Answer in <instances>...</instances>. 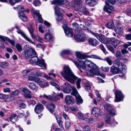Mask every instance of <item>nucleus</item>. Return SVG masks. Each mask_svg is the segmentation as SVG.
Masks as SVG:
<instances>
[{
	"label": "nucleus",
	"instance_id": "nucleus-5",
	"mask_svg": "<svg viewBox=\"0 0 131 131\" xmlns=\"http://www.w3.org/2000/svg\"><path fill=\"white\" fill-rule=\"evenodd\" d=\"M15 28L17 30V32L19 34L21 35L22 37H23L27 41L35 45L34 42L31 40V39L29 37L27 36L24 32L22 30H21L19 28V27L17 25L15 26Z\"/></svg>",
	"mask_w": 131,
	"mask_h": 131
},
{
	"label": "nucleus",
	"instance_id": "nucleus-20",
	"mask_svg": "<svg viewBox=\"0 0 131 131\" xmlns=\"http://www.w3.org/2000/svg\"><path fill=\"white\" fill-rule=\"evenodd\" d=\"M36 64L42 67L43 69H46V67L45 63L44 61V60L42 59H38L36 62Z\"/></svg>",
	"mask_w": 131,
	"mask_h": 131
},
{
	"label": "nucleus",
	"instance_id": "nucleus-40",
	"mask_svg": "<svg viewBox=\"0 0 131 131\" xmlns=\"http://www.w3.org/2000/svg\"><path fill=\"white\" fill-rule=\"evenodd\" d=\"M56 15H57V17L56 18L57 21H60L62 20L63 18V15L62 13H60Z\"/></svg>",
	"mask_w": 131,
	"mask_h": 131
},
{
	"label": "nucleus",
	"instance_id": "nucleus-37",
	"mask_svg": "<svg viewBox=\"0 0 131 131\" xmlns=\"http://www.w3.org/2000/svg\"><path fill=\"white\" fill-rule=\"evenodd\" d=\"M43 73L39 71H34L32 73V74L33 75L42 77L43 76Z\"/></svg>",
	"mask_w": 131,
	"mask_h": 131
},
{
	"label": "nucleus",
	"instance_id": "nucleus-13",
	"mask_svg": "<svg viewBox=\"0 0 131 131\" xmlns=\"http://www.w3.org/2000/svg\"><path fill=\"white\" fill-rule=\"evenodd\" d=\"M22 91L24 93V94H23L24 97L27 99L31 98V92L29 89L26 88H24L22 90Z\"/></svg>",
	"mask_w": 131,
	"mask_h": 131
},
{
	"label": "nucleus",
	"instance_id": "nucleus-63",
	"mask_svg": "<svg viewBox=\"0 0 131 131\" xmlns=\"http://www.w3.org/2000/svg\"><path fill=\"white\" fill-rule=\"evenodd\" d=\"M91 63L89 64V65L88 66V67H90L91 69H93L94 68H95L97 66L95 65L93 62L92 61L91 62Z\"/></svg>",
	"mask_w": 131,
	"mask_h": 131
},
{
	"label": "nucleus",
	"instance_id": "nucleus-33",
	"mask_svg": "<svg viewBox=\"0 0 131 131\" xmlns=\"http://www.w3.org/2000/svg\"><path fill=\"white\" fill-rule=\"evenodd\" d=\"M27 28L32 38V37H34V36L35 35L33 33L34 31L32 28V24H30L29 26Z\"/></svg>",
	"mask_w": 131,
	"mask_h": 131
},
{
	"label": "nucleus",
	"instance_id": "nucleus-48",
	"mask_svg": "<svg viewBox=\"0 0 131 131\" xmlns=\"http://www.w3.org/2000/svg\"><path fill=\"white\" fill-rule=\"evenodd\" d=\"M29 88L32 90H35L37 89V87L35 83H31L29 85Z\"/></svg>",
	"mask_w": 131,
	"mask_h": 131
},
{
	"label": "nucleus",
	"instance_id": "nucleus-42",
	"mask_svg": "<svg viewBox=\"0 0 131 131\" xmlns=\"http://www.w3.org/2000/svg\"><path fill=\"white\" fill-rule=\"evenodd\" d=\"M92 113L93 114H97L99 115L100 114V110L98 108L95 107L92 110Z\"/></svg>",
	"mask_w": 131,
	"mask_h": 131
},
{
	"label": "nucleus",
	"instance_id": "nucleus-45",
	"mask_svg": "<svg viewBox=\"0 0 131 131\" xmlns=\"http://www.w3.org/2000/svg\"><path fill=\"white\" fill-rule=\"evenodd\" d=\"M16 47L18 51L19 52H21L23 50V48L21 45L19 43H17L16 45Z\"/></svg>",
	"mask_w": 131,
	"mask_h": 131
},
{
	"label": "nucleus",
	"instance_id": "nucleus-55",
	"mask_svg": "<svg viewBox=\"0 0 131 131\" xmlns=\"http://www.w3.org/2000/svg\"><path fill=\"white\" fill-rule=\"evenodd\" d=\"M104 60L106 61L110 65H111L112 64V61L111 59L108 57L105 58Z\"/></svg>",
	"mask_w": 131,
	"mask_h": 131
},
{
	"label": "nucleus",
	"instance_id": "nucleus-31",
	"mask_svg": "<svg viewBox=\"0 0 131 131\" xmlns=\"http://www.w3.org/2000/svg\"><path fill=\"white\" fill-rule=\"evenodd\" d=\"M75 54L77 58L82 59H84L87 58V56L81 54L79 52H77L75 53Z\"/></svg>",
	"mask_w": 131,
	"mask_h": 131
},
{
	"label": "nucleus",
	"instance_id": "nucleus-60",
	"mask_svg": "<svg viewBox=\"0 0 131 131\" xmlns=\"http://www.w3.org/2000/svg\"><path fill=\"white\" fill-rule=\"evenodd\" d=\"M106 47L112 53H114L115 52V51L114 49L110 45L106 46Z\"/></svg>",
	"mask_w": 131,
	"mask_h": 131
},
{
	"label": "nucleus",
	"instance_id": "nucleus-12",
	"mask_svg": "<svg viewBox=\"0 0 131 131\" xmlns=\"http://www.w3.org/2000/svg\"><path fill=\"white\" fill-rule=\"evenodd\" d=\"M104 108L109 112V113L112 116L116 115L115 111L109 104H106L104 105Z\"/></svg>",
	"mask_w": 131,
	"mask_h": 131
},
{
	"label": "nucleus",
	"instance_id": "nucleus-4",
	"mask_svg": "<svg viewBox=\"0 0 131 131\" xmlns=\"http://www.w3.org/2000/svg\"><path fill=\"white\" fill-rule=\"evenodd\" d=\"M72 88V92L71 93V94L75 97L77 103L78 105L80 104L83 103V100L78 94L76 88L74 87H73Z\"/></svg>",
	"mask_w": 131,
	"mask_h": 131
},
{
	"label": "nucleus",
	"instance_id": "nucleus-58",
	"mask_svg": "<svg viewBox=\"0 0 131 131\" xmlns=\"http://www.w3.org/2000/svg\"><path fill=\"white\" fill-rule=\"evenodd\" d=\"M85 89L86 90H90L91 86L90 84L88 83H85Z\"/></svg>",
	"mask_w": 131,
	"mask_h": 131
},
{
	"label": "nucleus",
	"instance_id": "nucleus-24",
	"mask_svg": "<svg viewBox=\"0 0 131 131\" xmlns=\"http://www.w3.org/2000/svg\"><path fill=\"white\" fill-rule=\"evenodd\" d=\"M45 39L47 42H51L53 40L52 36L48 33H46L45 35Z\"/></svg>",
	"mask_w": 131,
	"mask_h": 131
},
{
	"label": "nucleus",
	"instance_id": "nucleus-18",
	"mask_svg": "<svg viewBox=\"0 0 131 131\" xmlns=\"http://www.w3.org/2000/svg\"><path fill=\"white\" fill-rule=\"evenodd\" d=\"M43 109V107L41 105L38 104L36 106L35 108V111L37 114H39Z\"/></svg>",
	"mask_w": 131,
	"mask_h": 131
},
{
	"label": "nucleus",
	"instance_id": "nucleus-3",
	"mask_svg": "<svg viewBox=\"0 0 131 131\" xmlns=\"http://www.w3.org/2000/svg\"><path fill=\"white\" fill-rule=\"evenodd\" d=\"M75 64L79 69L81 72H82L83 71L81 69L83 70H85L86 69V65H87L88 67L90 64L91 61L89 60H86L84 62L82 60H81L78 62L77 61H73Z\"/></svg>",
	"mask_w": 131,
	"mask_h": 131
},
{
	"label": "nucleus",
	"instance_id": "nucleus-28",
	"mask_svg": "<svg viewBox=\"0 0 131 131\" xmlns=\"http://www.w3.org/2000/svg\"><path fill=\"white\" fill-rule=\"evenodd\" d=\"M14 99V97L12 95H5V102H6L11 101L13 100Z\"/></svg>",
	"mask_w": 131,
	"mask_h": 131
},
{
	"label": "nucleus",
	"instance_id": "nucleus-34",
	"mask_svg": "<svg viewBox=\"0 0 131 131\" xmlns=\"http://www.w3.org/2000/svg\"><path fill=\"white\" fill-rule=\"evenodd\" d=\"M16 8L17 9L19 14L25 12V9L23 6L20 5H18L17 7Z\"/></svg>",
	"mask_w": 131,
	"mask_h": 131
},
{
	"label": "nucleus",
	"instance_id": "nucleus-49",
	"mask_svg": "<svg viewBox=\"0 0 131 131\" xmlns=\"http://www.w3.org/2000/svg\"><path fill=\"white\" fill-rule=\"evenodd\" d=\"M43 96L51 101H55L53 97L51 95L48 96L44 94L43 95Z\"/></svg>",
	"mask_w": 131,
	"mask_h": 131
},
{
	"label": "nucleus",
	"instance_id": "nucleus-10",
	"mask_svg": "<svg viewBox=\"0 0 131 131\" xmlns=\"http://www.w3.org/2000/svg\"><path fill=\"white\" fill-rule=\"evenodd\" d=\"M123 70L122 67L121 68L113 66L111 67L110 71L113 74H115L121 73Z\"/></svg>",
	"mask_w": 131,
	"mask_h": 131
},
{
	"label": "nucleus",
	"instance_id": "nucleus-57",
	"mask_svg": "<svg viewBox=\"0 0 131 131\" xmlns=\"http://www.w3.org/2000/svg\"><path fill=\"white\" fill-rule=\"evenodd\" d=\"M7 63L5 62H1L0 63V66L2 68H5L7 66Z\"/></svg>",
	"mask_w": 131,
	"mask_h": 131
},
{
	"label": "nucleus",
	"instance_id": "nucleus-59",
	"mask_svg": "<svg viewBox=\"0 0 131 131\" xmlns=\"http://www.w3.org/2000/svg\"><path fill=\"white\" fill-rule=\"evenodd\" d=\"M65 127L67 129H69L70 126V123L69 121H67L66 122Z\"/></svg>",
	"mask_w": 131,
	"mask_h": 131
},
{
	"label": "nucleus",
	"instance_id": "nucleus-11",
	"mask_svg": "<svg viewBox=\"0 0 131 131\" xmlns=\"http://www.w3.org/2000/svg\"><path fill=\"white\" fill-rule=\"evenodd\" d=\"M106 5L105 6L104 9L105 11L110 14L114 10V8L113 6L110 5L107 2H105Z\"/></svg>",
	"mask_w": 131,
	"mask_h": 131
},
{
	"label": "nucleus",
	"instance_id": "nucleus-21",
	"mask_svg": "<svg viewBox=\"0 0 131 131\" xmlns=\"http://www.w3.org/2000/svg\"><path fill=\"white\" fill-rule=\"evenodd\" d=\"M77 11L81 12L85 15H90V12L89 10L86 8L84 7L83 6Z\"/></svg>",
	"mask_w": 131,
	"mask_h": 131
},
{
	"label": "nucleus",
	"instance_id": "nucleus-14",
	"mask_svg": "<svg viewBox=\"0 0 131 131\" xmlns=\"http://www.w3.org/2000/svg\"><path fill=\"white\" fill-rule=\"evenodd\" d=\"M34 16L37 18V20L39 23H43V20L41 17V15L39 13V12L38 10H35L34 11Z\"/></svg>",
	"mask_w": 131,
	"mask_h": 131
},
{
	"label": "nucleus",
	"instance_id": "nucleus-43",
	"mask_svg": "<svg viewBox=\"0 0 131 131\" xmlns=\"http://www.w3.org/2000/svg\"><path fill=\"white\" fill-rule=\"evenodd\" d=\"M88 57L90 58L94 59L103 60L101 57L95 54H91Z\"/></svg>",
	"mask_w": 131,
	"mask_h": 131
},
{
	"label": "nucleus",
	"instance_id": "nucleus-41",
	"mask_svg": "<svg viewBox=\"0 0 131 131\" xmlns=\"http://www.w3.org/2000/svg\"><path fill=\"white\" fill-rule=\"evenodd\" d=\"M32 38L33 39H35L38 42H43V39L38 35H35L34 37H32Z\"/></svg>",
	"mask_w": 131,
	"mask_h": 131
},
{
	"label": "nucleus",
	"instance_id": "nucleus-36",
	"mask_svg": "<svg viewBox=\"0 0 131 131\" xmlns=\"http://www.w3.org/2000/svg\"><path fill=\"white\" fill-rule=\"evenodd\" d=\"M28 79L29 80L35 82H38L39 80V78L33 76H30L28 77Z\"/></svg>",
	"mask_w": 131,
	"mask_h": 131
},
{
	"label": "nucleus",
	"instance_id": "nucleus-19",
	"mask_svg": "<svg viewBox=\"0 0 131 131\" xmlns=\"http://www.w3.org/2000/svg\"><path fill=\"white\" fill-rule=\"evenodd\" d=\"M74 2L76 4L75 10L77 11L80 9L82 7L83 2L81 0H74Z\"/></svg>",
	"mask_w": 131,
	"mask_h": 131
},
{
	"label": "nucleus",
	"instance_id": "nucleus-7",
	"mask_svg": "<svg viewBox=\"0 0 131 131\" xmlns=\"http://www.w3.org/2000/svg\"><path fill=\"white\" fill-rule=\"evenodd\" d=\"M36 53L35 50L32 48H29L25 50V56L27 58H31L34 56H36Z\"/></svg>",
	"mask_w": 131,
	"mask_h": 131
},
{
	"label": "nucleus",
	"instance_id": "nucleus-9",
	"mask_svg": "<svg viewBox=\"0 0 131 131\" xmlns=\"http://www.w3.org/2000/svg\"><path fill=\"white\" fill-rule=\"evenodd\" d=\"M86 36L84 33L79 32L77 35H75L74 39L77 41L82 42L84 41L86 39Z\"/></svg>",
	"mask_w": 131,
	"mask_h": 131
},
{
	"label": "nucleus",
	"instance_id": "nucleus-25",
	"mask_svg": "<svg viewBox=\"0 0 131 131\" xmlns=\"http://www.w3.org/2000/svg\"><path fill=\"white\" fill-rule=\"evenodd\" d=\"M36 82L41 87L44 88L48 85V83H47L44 82L42 79L39 78V80Z\"/></svg>",
	"mask_w": 131,
	"mask_h": 131
},
{
	"label": "nucleus",
	"instance_id": "nucleus-62",
	"mask_svg": "<svg viewBox=\"0 0 131 131\" xmlns=\"http://www.w3.org/2000/svg\"><path fill=\"white\" fill-rule=\"evenodd\" d=\"M101 70L103 71L107 72H108L109 70V68L108 67H101Z\"/></svg>",
	"mask_w": 131,
	"mask_h": 131
},
{
	"label": "nucleus",
	"instance_id": "nucleus-8",
	"mask_svg": "<svg viewBox=\"0 0 131 131\" xmlns=\"http://www.w3.org/2000/svg\"><path fill=\"white\" fill-rule=\"evenodd\" d=\"M115 97L114 102H119L123 100L124 96L120 90H116L115 91Z\"/></svg>",
	"mask_w": 131,
	"mask_h": 131
},
{
	"label": "nucleus",
	"instance_id": "nucleus-61",
	"mask_svg": "<svg viewBox=\"0 0 131 131\" xmlns=\"http://www.w3.org/2000/svg\"><path fill=\"white\" fill-rule=\"evenodd\" d=\"M8 39L9 38L7 37L2 36H0V39H2L3 41H7Z\"/></svg>",
	"mask_w": 131,
	"mask_h": 131
},
{
	"label": "nucleus",
	"instance_id": "nucleus-56",
	"mask_svg": "<svg viewBox=\"0 0 131 131\" xmlns=\"http://www.w3.org/2000/svg\"><path fill=\"white\" fill-rule=\"evenodd\" d=\"M50 83L51 85H53L58 90H59V86L57 84L54 82L52 81L50 82Z\"/></svg>",
	"mask_w": 131,
	"mask_h": 131
},
{
	"label": "nucleus",
	"instance_id": "nucleus-44",
	"mask_svg": "<svg viewBox=\"0 0 131 131\" xmlns=\"http://www.w3.org/2000/svg\"><path fill=\"white\" fill-rule=\"evenodd\" d=\"M31 59L29 60L30 62L31 63H33L34 62H36L37 61L38 58L35 56H34V57H32L31 58H30Z\"/></svg>",
	"mask_w": 131,
	"mask_h": 131
},
{
	"label": "nucleus",
	"instance_id": "nucleus-23",
	"mask_svg": "<svg viewBox=\"0 0 131 131\" xmlns=\"http://www.w3.org/2000/svg\"><path fill=\"white\" fill-rule=\"evenodd\" d=\"M65 101L67 104H73L74 103V100L72 96L67 95L65 98Z\"/></svg>",
	"mask_w": 131,
	"mask_h": 131
},
{
	"label": "nucleus",
	"instance_id": "nucleus-39",
	"mask_svg": "<svg viewBox=\"0 0 131 131\" xmlns=\"http://www.w3.org/2000/svg\"><path fill=\"white\" fill-rule=\"evenodd\" d=\"M65 32L68 37H72L73 36V33L72 32V30L70 28L68 29L67 31H66Z\"/></svg>",
	"mask_w": 131,
	"mask_h": 131
},
{
	"label": "nucleus",
	"instance_id": "nucleus-50",
	"mask_svg": "<svg viewBox=\"0 0 131 131\" xmlns=\"http://www.w3.org/2000/svg\"><path fill=\"white\" fill-rule=\"evenodd\" d=\"M9 3L12 5H13L16 3L21 1V0H8Z\"/></svg>",
	"mask_w": 131,
	"mask_h": 131
},
{
	"label": "nucleus",
	"instance_id": "nucleus-16",
	"mask_svg": "<svg viewBox=\"0 0 131 131\" xmlns=\"http://www.w3.org/2000/svg\"><path fill=\"white\" fill-rule=\"evenodd\" d=\"M46 108L51 113H53L55 111V105L52 103H48L46 106Z\"/></svg>",
	"mask_w": 131,
	"mask_h": 131
},
{
	"label": "nucleus",
	"instance_id": "nucleus-52",
	"mask_svg": "<svg viewBox=\"0 0 131 131\" xmlns=\"http://www.w3.org/2000/svg\"><path fill=\"white\" fill-rule=\"evenodd\" d=\"M28 102L30 104H31L33 105H34L36 103L35 100L33 99L29 100Z\"/></svg>",
	"mask_w": 131,
	"mask_h": 131
},
{
	"label": "nucleus",
	"instance_id": "nucleus-27",
	"mask_svg": "<svg viewBox=\"0 0 131 131\" xmlns=\"http://www.w3.org/2000/svg\"><path fill=\"white\" fill-rule=\"evenodd\" d=\"M105 121L107 124L111 125L113 126H114V124H113V122L112 123H111V117L109 115H107L105 118Z\"/></svg>",
	"mask_w": 131,
	"mask_h": 131
},
{
	"label": "nucleus",
	"instance_id": "nucleus-2",
	"mask_svg": "<svg viewBox=\"0 0 131 131\" xmlns=\"http://www.w3.org/2000/svg\"><path fill=\"white\" fill-rule=\"evenodd\" d=\"M92 34L96 37L101 42L104 44H108L111 43L115 48L120 43V41L114 38H106L104 36L101 34L92 32Z\"/></svg>",
	"mask_w": 131,
	"mask_h": 131
},
{
	"label": "nucleus",
	"instance_id": "nucleus-64",
	"mask_svg": "<svg viewBox=\"0 0 131 131\" xmlns=\"http://www.w3.org/2000/svg\"><path fill=\"white\" fill-rule=\"evenodd\" d=\"M63 28L64 30V32H65L66 31H67L68 29H69L70 28L68 27L67 25V24H64L63 26Z\"/></svg>",
	"mask_w": 131,
	"mask_h": 131
},
{
	"label": "nucleus",
	"instance_id": "nucleus-53",
	"mask_svg": "<svg viewBox=\"0 0 131 131\" xmlns=\"http://www.w3.org/2000/svg\"><path fill=\"white\" fill-rule=\"evenodd\" d=\"M45 29V26H44L41 25H39V27L38 28L39 31L41 33H43L44 32L43 30Z\"/></svg>",
	"mask_w": 131,
	"mask_h": 131
},
{
	"label": "nucleus",
	"instance_id": "nucleus-17",
	"mask_svg": "<svg viewBox=\"0 0 131 131\" xmlns=\"http://www.w3.org/2000/svg\"><path fill=\"white\" fill-rule=\"evenodd\" d=\"M90 75L91 76H93L94 75H99L100 73L99 71L97 69V67L95 68L91 69L90 71Z\"/></svg>",
	"mask_w": 131,
	"mask_h": 131
},
{
	"label": "nucleus",
	"instance_id": "nucleus-22",
	"mask_svg": "<svg viewBox=\"0 0 131 131\" xmlns=\"http://www.w3.org/2000/svg\"><path fill=\"white\" fill-rule=\"evenodd\" d=\"M113 64L117 66L119 68H121L123 69L125 67V66L121 62H120L119 60L118 59H116L113 62Z\"/></svg>",
	"mask_w": 131,
	"mask_h": 131
},
{
	"label": "nucleus",
	"instance_id": "nucleus-15",
	"mask_svg": "<svg viewBox=\"0 0 131 131\" xmlns=\"http://www.w3.org/2000/svg\"><path fill=\"white\" fill-rule=\"evenodd\" d=\"M65 87H62L61 88V89L65 93H69L71 91V86L68 83H64Z\"/></svg>",
	"mask_w": 131,
	"mask_h": 131
},
{
	"label": "nucleus",
	"instance_id": "nucleus-38",
	"mask_svg": "<svg viewBox=\"0 0 131 131\" xmlns=\"http://www.w3.org/2000/svg\"><path fill=\"white\" fill-rule=\"evenodd\" d=\"M96 2L95 0H85L86 3L91 6H94Z\"/></svg>",
	"mask_w": 131,
	"mask_h": 131
},
{
	"label": "nucleus",
	"instance_id": "nucleus-30",
	"mask_svg": "<svg viewBox=\"0 0 131 131\" xmlns=\"http://www.w3.org/2000/svg\"><path fill=\"white\" fill-rule=\"evenodd\" d=\"M9 119L10 121L13 123H15V122L17 121L18 120V117L15 114H14L11 115Z\"/></svg>",
	"mask_w": 131,
	"mask_h": 131
},
{
	"label": "nucleus",
	"instance_id": "nucleus-1",
	"mask_svg": "<svg viewBox=\"0 0 131 131\" xmlns=\"http://www.w3.org/2000/svg\"><path fill=\"white\" fill-rule=\"evenodd\" d=\"M63 70V71H61V73L64 78L72 83H74V81H77L76 83L77 88H80L81 79L78 78L74 75L69 66H64Z\"/></svg>",
	"mask_w": 131,
	"mask_h": 131
},
{
	"label": "nucleus",
	"instance_id": "nucleus-29",
	"mask_svg": "<svg viewBox=\"0 0 131 131\" xmlns=\"http://www.w3.org/2000/svg\"><path fill=\"white\" fill-rule=\"evenodd\" d=\"M54 10L55 13L56 14H57L60 13H61V11L62 12H64V10L60 8L58 6H56L54 7Z\"/></svg>",
	"mask_w": 131,
	"mask_h": 131
},
{
	"label": "nucleus",
	"instance_id": "nucleus-51",
	"mask_svg": "<svg viewBox=\"0 0 131 131\" xmlns=\"http://www.w3.org/2000/svg\"><path fill=\"white\" fill-rule=\"evenodd\" d=\"M71 53L70 51L69 50H64L61 53V55L63 56V55L69 54Z\"/></svg>",
	"mask_w": 131,
	"mask_h": 131
},
{
	"label": "nucleus",
	"instance_id": "nucleus-32",
	"mask_svg": "<svg viewBox=\"0 0 131 131\" xmlns=\"http://www.w3.org/2000/svg\"><path fill=\"white\" fill-rule=\"evenodd\" d=\"M23 13H21L19 14L18 15L19 17L22 21H26L27 20V17Z\"/></svg>",
	"mask_w": 131,
	"mask_h": 131
},
{
	"label": "nucleus",
	"instance_id": "nucleus-35",
	"mask_svg": "<svg viewBox=\"0 0 131 131\" xmlns=\"http://www.w3.org/2000/svg\"><path fill=\"white\" fill-rule=\"evenodd\" d=\"M56 118L59 126L61 128H62L63 125V122L61 120V118L58 116L56 117Z\"/></svg>",
	"mask_w": 131,
	"mask_h": 131
},
{
	"label": "nucleus",
	"instance_id": "nucleus-54",
	"mask_svg": "<svg viewBox=\"0 0 131 131\" xmlns=\"http://www.w3.org/2000/svg\"><path fill=\"white\" fill-rule=\"evenodd\" d=\"M33 3L34 5L36 6H38L41 4V2L38 0H34Z\"/></svg>",
	"mask_w": 131,
	"mask_h": 131
},
{
	"label": "nucleus",
	"instance_id": "nucleus-26",
	"mask_svg": "<svg viewBox=\"0 0 131 131\" xmlns=\"http://www.w3.org/2000/svg\"><path fill=\"white\" fill-rule=\"evenodd\" d=\"M88 41L89 45L92 46H95L98 44V41L94 38H89Z\"/></svg>",
	"mask_w": 131,
	"mask_h": 131
},
{
	"label": "nucleus",
	"instance_id": "nucleus-46",
	"mask_svg": "<svg viewBox=\"0 0 131 131\" xmlns=\"http://www.w3.org/2000/svg\"><path fill=\"white\" fill-rule=\"evenodd\" d=\"M106 26L109 28L111 29L114 27V24L113 21H111L108 23L106 25Z\"/></svg>",
	"mask_w": 131,
	"mask_h": 131
},
{
	"label": "nucleus",
	"instance_id": "nucleus-6",
	"mask_svg": "<svg viewBox=\"0 0 131 131\" xmlns=\"http://www.w3.org/2000/svg\"><path fill=\"white\" fill-rule=\"evenodd\" d=\"M51 4H57L66 7L69 5V2L67 0H53L51 2Z\"/></svg>",
	"mask_w": 131,
	"mask_h": 131
},
{
	"label": "nucleus",
	"instance_id": "nucleus-47",
	"mask_svg": "<svg viewBox=\"0 0 131 131\" xmlns=\"http://www.w3.org/2000/svg\"><path fill=\"white\" fill-rule=\"evenodd\" d=\"M115 30L117 33L119 35H121L122 34V31L121 27L115 28Z\"/></svg>",
	"mask_w": 131,
	"mask_h": 131
}]
</instances>
